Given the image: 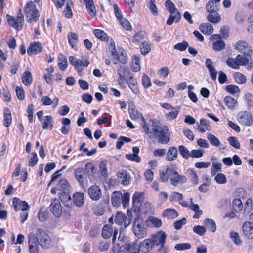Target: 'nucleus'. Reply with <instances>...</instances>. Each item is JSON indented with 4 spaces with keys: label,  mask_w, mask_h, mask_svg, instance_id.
Listing matches in <instances>:
<instances>
[{
    "label": "nucleus",
    "mask_w": 253,
    "mask_h": 253,
    "mask_svg": "<svg viewBox=\"0 0 253 253\" xmlns=\"http://www.w3.org/2000/svg\"><path fill=\"white\" fill-rule=\"evenodd\" d=\"M142 126L146 133H151V131H150V129H151L154 132V135L157 138L159 143L166 144L169 141L170 135L167 126H160L158 125L159 123L154 120L147 123L143 117H142Z\"/></svg>",
    "instance_id": "nucleus-1"
},
{
    "label": "nucleus",
    "mask_w": 253,
    "mask_h": 253,
    "mask_svg": "<svg viewBox=\"0 0 253 253\" xmlns=\"http://www.w3.org/2000/svg\"><path fill=\"white\" fill-rule=\"evenodd\" d=\"M160 177L163 182H167L169 179L170 183L174 186L183 184L187 180L185 176L178 173L176 171V166L173 164L168 167L165 171H160Z\"/></svg>",
    "instance_id": "nucleus-2"
},
{
    "label": "nucleus",
    "mask_w": 253,
    "mask_h": 253,
    "mask_svg": "<svg viewBox=\"0 0 253 253\" xmlns=\"http://www.w3.org/2000/svg\"><path fill=\"white\" fill-rule=\"evenodd\" d=\"M24 11L27 21L29 23L34 24L38 20L40 12L33 2L30 1L26 3Z\"/></svg>",
    "instance_id": "nucleus-3"
},
{
    "label": "nucleus",
    "mask_w": 253,
    "mask_h": 253,
    "mask_svg": "<svg viewBox=\"0 0 253 253\" xmlns=\"http://www.w3.org/2000/svg\"><path fill=\"white\" fill-rule=\"evenodd\" d=\"M133 231L136 236L138 238L145 237L147 233V229L142 219L137 218L133 223Z\"/></svg>",
    "instance_id": "nucleus-4"
},
{
    "label": "nucleus",
    "mask_w": 253,
    "mask_h": 253,
    "mask_svg": "<svg viewBox=\"0 0 253 253\" xmlns=\"http://www.w3.org/2000/svg\"><path fill=\"white\" fill-rule=\"evenodd\" d=\"M38 244L43 248H48L51 245V239L48 235L43 230L38 229L36 232Z\"/></svg>",
    "instance_id": "nucleus-5"
},
{
    "label": "nucleus",
    "mask_w": 253,
    "mask_h": 253,
    "mask_svg": "<svg viewBox=\"0 0 253 253\" xmlns=\"http://www.w3.org/2000/svg\"><path fill=\"white\" fill-rule=\"evenodd\" d=\"M7 18L8 24L16 30L20 31L22 29L24 19L22 13L19 14L16 17L7 15Z\"/></svg>",
    "instance_id": "nucleus-6"
},
{
    "label": "nucleus",
    "mask_w": 253,
    "mask_h": 253,
    "mask_svg": "<svg viewBox=\"0 0 253 253\" xmlns=\"http://www.w3.org/2000/svg\"><path fill=\"white\" fill-rule=\"evenodd\" d=\"M167 235L163 231H160L155 235H153L151 239L153 240L154 245H160L161 249L159 250L160 253H165L166 252V248L164 247L165 240Z\"/></svg>",
    "instance_id": "nucleus-7"
},
{
    "label": "nucleus",
    "mask_w": 253,
    "mask_h": 253,
    "mask_svg": "<svg viewBox=\"0 0 253 253\" xmlns=\"http://www.w3.org/2000/svg\"><path fill=\"white\" fill-rule=\"evenodd\" d=\"M238 122L243 126H250L253 122L252 114L247 111L239 112L237 115Z\"/></svg>",
    "instance_id": "nucleus-8"
},
{
    "label": "nucleus",
    "mask_w": 253,
    "mask_h": 253,
    "mask_svg": "<svg viewBox=\"0 0 253 253\" xmlns=\"http://www.w3.org/2000/svg\"><path fill=\"white\" fill-rule=\"evenodd\" d=\"M118 234V230L116 227H114V234L112 239V243L113 244V250L114 252H115L116 250H118V248L120 249V247L123 245L122 244L125 242L126 239V237L124 235L120 233L118 237V240L116 241Z\"/></svg>",
    "instance_id": "nucleus-9"
},
{
    "label": "nucleus",
    "mask_w": 253,
    "mask_h": 253,
    "mask_svg": "<svg viewBox=\"0 0 253 253\" xmlns=\"http://www.w3.org/2000/svg\"><path fill=\"white\" fill-rule=\"evenodd\" d=\"M138 245L135 242L126 243L120 247L118 253H138Z\"/></svg>",
    "instance_id": "nucleus-10"
},
{
    "label": "nucleus",
    "mask_w": 253,
    "mask_h": 253,
    "mask_svg": "<svg viewBox=\"0 0 253 253\" xmlns=\"http://www.w3.org/2000/svg\"><path fill=\"white\" fill-rule=\"evenodd\" d=\"M236 49L244 55L251 56L252 53L251 46L245 41H238L236 43Z\"/></svg>",
    "instance_id": "nucleus-11"
},
{
    "label": "nucleus",
    "mask_w": 253,
    "mask_h": 253,
    "mask_svg": "<svg viewBox=\"0 0 253 253\" xmlns=\"http://www.w3.org/2000/svg\"><path fill=\"white\" fill-rule=\"evenodd\" d=\"M50 206V211L56 217H59L62 212L60 200L57 198L52 199Z\"/></svg>",
    "instance_id": "nucleus-12"
},
{
    "label": "nucleus",
    "mask_w": 253,
    "mask_h": 253,
    "mask_svg": "<svg viewBox=\"0 0 253 253\" xmlns=\"http://www.w3.org/2000/svg\"><path fill=\"white\" fill-rule=\"evenodd\" d=\"M12 205L16 211L19 210L26 211L29 209L30 206L25 201H21L19 198L15 197L13 199Z\"/></svg>",
    "instance_id": "nucleus-13"
},
{
    "label": "nucleus",
    "mask_w": 253,
    "mask_h": 253,
    "mask_svg": "<svg viewBox=\"0 0 253 253\" xmlns=\"http://www.w3.org/2000/svg\"><path fill=\"white\" fill-rule=\"evenodd\" d=\"M29 249L30 253H38L39 248L38 247V241L33 233L29 234L28 236Z\"/></svg>",
    "instance_id": "nucleus-14"
},
{
    "label": "nucleus",
    "mask_w": 253,
    "mask_h": 253,
    "mask_svg": "<svg viewBox=\"0 0 253 253\" xmlns=\"http://www.w3.org/2000/svg\"><path fill=\"white\" fill-rule=\"evenodd\" d=\"M88 194L90 198L93 201L99 200L102 195L100 187L96 185H92L89 188Z\"/></svg>",
    "instance_id": "nucleus-15"
},
{
    "label": "nucleus",
    "mask_w": 253,
    "mask_h": 253,
    "mask_svg": "<svg viewBox=\"0 0 253 253\" xmlns=\"http://www.w3.org/2000/svg\"><path fill=\"white\" fill-rule=\"evenodd\" d=\"M154 246L153 241L151 238L146 239L138 245L139 252L141 251L143 253H147L152 249Z\"/></svg>",
    "instance_id": "nucleus-16"
},
{
    "label": "nucleus",
    "mask_w": 253,
    "mask_h": 253,
    "mask_svg": "<svg viewBox=\"0 0 253 253\" xmlns=\"http://www.w3.org/2000/svg\"><path fill=\"white\" fill-rule=\"evenodd\" d=\"M117 73L121 81H124L130 79L131 75L128 71V69L124 65H120L117 70Z\"/></svg>",
    "instance_id": "nucleus-17"
},
{
    "label": "nucleus",
    "mask_w": 253,
    "mask_h": 253,
    "mask_svg": "<svg viewBox=\"0 0 253 253\" xmlns=\"http://www.w3.org/2000/svg\"><path fill=\"white\" fill-rule=\"evenodd\" d=\"M127 56L126 52L121 50L118 51L113 58V62L114 64H117L118 61H120L123 64H125L127 62Z\"/></svg>",
    "instance_id": "nucleus-18"
},
{
    "label": "nucleus",
    "mask_w": 253,
    "mask_h": 253,
    "mask_svg": "<svg viewBox=\"0 0 253 253\" xmlns=\"http://www.w3.org/2000/svg\"><path fill=\"white\" fill-rule=\"evenodd\" d=\"M242 230L244 235L248 239H253V223L245 222L242 225Z\"/></svg>",
    "instance_id": "nucleus-19"
},
{
    "label": "nucleus",
    "mask_w": 253,
    "mask_h": 253,
    "mask_svg": "<svg viewBox=\"0 0 253 253\" xmlns=\"http://www.w3.org/2000/svg\"><path fill=\"white\" fill-rule=\"evenodd\" d=\"M42 50V44L37 42L31 43L29 47L27 50V53L29 55L32 54H37L40 53Z\"/></svg>",
    "instance_id": "nucleus-20"
},
{
    "label": "nucleus",
    "mask_w": 253,
    "mask_h": 253,
    "mask_svg": "<svg viewBox=\"0 0 253 253\" xmlns=\"http://www.w3.org/2000/svg\"><path fill=\"white\" fill-rule=\"evenodd\" d=\"M74 174L78 181L82 185L84 183L85 178V173L84 168L78 167L74 170Z\"/></svg>",
    "instance_id": "nucleus-21"
},
{
    "label": "nucleus",
    "mask_w": 253,
    "mask_h": 253,
    "mask_svg": "<svg viewBox=\"0 0 253 253\" xmlns=\"http://www.w3.org/2000/svg\"><path fill=\"white\" fill-rule=\"evenodd\" d=\"M117 177L121 181V183L124 185H128L131 179L130 174L126 170H120L117 174Z\"/></svg>",
    "instance_id": "nucleus-22"
},
{
    "label": "nucleus",
    "mask_w": 253,
    "mask_h": 253,
    "mask_svg": "<svg viewBox=\"0 0 253 253\" xmlns=\"http://www.w3.org/2000/svg\"><path fill=\"white\" fill-rule=\"evenodd\" d=\"M73 203L78 207L83 206L84 202V193L82 192H75L73 195Z\"/></svg>",
    "instance_id": "nucleus-23"
},
{
    "label": "nucleus",
    "mask_w": 253,
    "mask_h": 253,
    "mask_svg": "<svg viewBox=\"0 0 253 253\" xmlns=\"http://www.w3.org/2000/svg\"><path fill=\"white\" fill-rule=\"evenodd\" d=\"M122 193L121 191H116L113 192L111 195L112 204L114 207H119L121 203Z\"/></svg>",
    "instance_id": "nucleus-24"
},
{
    "label": "nucleus",
    "mask_w": 253,
    "mask_h": 253,
    "mask_svg": "<svg viewBox=\"0 0 253 253\" xmlns=\"http://www.w3.org/2000/svg\"><path fill=\"white\" fill-rule=\"evenodd\" d=\"M127 84L132 91L135 94L140 93V90L137 83L136 80L132 76H130V79L127 80Z\"/></svg>",
    "instance_id": "nucleus-25"
},
{
    "label": "nucleus",
    "mask_w": 253,
    "mask_h": 253,
    "mask_svg": "<svg viewBox=\"0 0 253 253\" xmlns=\"http://www.w3.org/2000/svg\"><path fill=\"white\" fill-rule=\"evenodd\" d=\"M178 156L177 149L174 146L170 147L166 154V159L168 161L175 160Z\"/></svg>",
    "instance_id": "nucleus-26"
},
{
    "label": "nucleus",
    "mask_w": 253,
    "mask_h": 253,
    "mask_svg": "<svg viewBox=\"0 0 253 253\" xmlns=\"http://www.w3.org/2000/svg\"><path fill=\"white\" fill-rule=\"evenodd\" d=\"M111 225H105L102 229V236L104 239L109 238L114 234L113 228Z\"/></svg>",
    "instance_id": "nucleus-27"
},
{
    "label": "nucleus",
    "mask_w": 253,
    "mask_h": 253,
    "mask_svg": "<svg viewBox=\"0 0 253 253\" xmlns=\"http://www.w3.org/2000/svg\"><path fill=\"white\" fill-rule=\"evenodd\" d=\"M110 247V242L106 240H102L98 243L96 246L97 250L100 252H107Z\"/></svg>",
    "instance_id": "nucleus-28"
},
{
    "label": "nucleus",
    "mask_w": 253,
    "mask_h": 253,
    "mask_svg": "<svg viewBox=\"0 0 253 253\" xmlns=\"http://www.w3.org/2000/svg\"><path fill=\"white\" fill-rule=\"evenodd\" d=\"M187 174L188 178L191 182L196 185L198 183L199 178L197 174L194 169L189 168L187 170Z\"/></svg>",
    "instance_id": "nucleus-29"
},
{
    "label": "nucleus",
    "mask_w": 253,
    "mask_h": 253,
    "mask_svg": "<svg viewBox=\"0 0 253 253\" xmlns=\"http://www.w3.org/2000/svg\"><path fill=\"white\" fill-rule=\"evenodd\" d=\"M86 4V8L90 16L95 17L96 15V8L92 0H84Z\"/></svg>",
    "instance_id": "nucleus-30"
},
{
    "label": "nucleus",
    "mask_w": 253,
    "mask_h": 253,
    "mask_svg": "<svg viewBox=\"0 0 253 253\" xmlns=\"http://www.w3.org/2000/svg\"><path fill=\"white\" fill-rule=\"evenodd\" d=\"M173 14H170V16L168 18L167 21V24L168 25H171L175 21L176 22H178L181 18V15L179 11L177 10H175L173 12Z\"/></svg>",
    "instance_id": "nucleus-31"
},
{
    "label": "nucleus",
    "mask_w": 253,
    "mask_h": 253,
    "mask_svg": "<svg viewBox=\"0 0 253 253\" xmlns=\"http://www.w3.org/2000/svg\"><path fill=\"white\" fill-rule=\"evenodd\" d=\"M200 31L204 34L210 35L213 32V27L210 23H205L201 24L199 28Z\"/></svg>",
    "instance_id": "nucleus-32"
},
{
    "label": "nucleus",
    "mask_w": 253,
    "mask_h": 253,
    "mask_svg": "<svg viewBox=\"0 0 253 253\" xmlns=\"http://www.w3.org/2000/svg\"><path fill=\"white\" fill-rule=\"evenodd\" d=\"M68 41L72 48H74L78 42V36L74 32H70L67 35Z\"/></svg>",
    "instance_id": "nucleus-33"
},
{
    "label": "nucleus",
    "mask_w": 253,
    "mask_h": 253,
    "mask_svg": "<svg viewBox=\"0 0 253 253\" xmlns=\"http://www.w3.org/2000/svg\"><path fill=\"white\" fill-rule=\"evenodd\" d=\"M207 18L211 23L217 24L221 20V17L217 12H208Z\"/></svg>",
    "instance_id": "nucleus-34"
},
{
    "label": "nucleus",
    "mask_w": 253,
    "mask_h": 253,
    "mask_svg": "<svg viewBox=\"0 0 253 253\" xmlns=\"http://www.w3.org/2000/svg\"><path fill=\"white\" fill-rule=\"evenodd\" d=\"M163 215L169 219H171L176 218L178 214L175 209L169 208L167 209L164 211Z\"/></svg>",
    "instance_id": "nucleus-35"
},
{
    "label": "nucleus",
    "mask_w": 253,
    "mask_h": 253,
    "mask_svg": "<svg viewBox=\"0 0 253 253\" xmlns=\"http://www.w3.org/2000/svg\"><path fill=\"white\" fill-rule=\"evenodd\" d=\"M219 5L213 0H210L206 4L205 8L207 12H217L219 9Z\"/></svg>",
    "instance_id": "nucleus-36"
},
{
    "label": "nucleus",
    "mask_w": 253,
    "mask_h": 253,
    "mask_svg": "<svg viewBox=\"0 0 253 253\" xmlns=\"http://www.w3.org/2000/svg\"><path fill=\"white\" fill-rule=\"evenodd\" d=\"M204 225L211 232H215L216 230V225L215 221L211 218H206L204 220Z\"/></svg>",
    "instance_id": "nucleus-37"
},
{
    "label": "nucleus",
    "mask_w": 253,
    "mask_h": 253,
    "mask_svg": "<svg viewBox=\"0 0 253 253\" xmlns=\"http://www.w3.org/2000/svg\"><path fill=\"white\" fill-rule=\"evenodd\" d=\"M192 200V199H191L190 207V209L195 212V214L193 215V218L196 219H199L200 216L202 214L203 211L202 210L199 209V205L193 203Z\"/></svg>",
    "instance_id": "nucleus-38"
},
{
    "label": "nucleus",
    "mask_w": 253,
    "mask_h": 253,
    "mask_svg": "<svg viewBox=\"0 0 253 253\" xmlns=\"http://www.w3.org/2000/svg\"><path fill=\"white\" fill-rule=\"evenodd\" d=\"M33 79L31 73L29 71H25L22 76V82L26 86H29L32 82Z\"/></svg>",
    "instance_id": "nucleus-39"
},
{
    "label": "nucleus",
    "mask_w": 253,
    "mask_h": 253,
    "mask_svg": "<svg viewBox=\"0 0 253 253\" xmlns=\"http://www.w3.org/2000/svg\"><path fill=\"white\" fill-rule=\"evenodd\" d=\"M224 103L229 109H233L237 104V101L231 96H226L224 98Z\"/></svg>",
    "instance_id": "nucleus-40"
},
{
    "label": "nucleus",
    "mask_w": 253,
    "mask_h": 253,
    "mask_svg": "<svg viewBox=\"0 0 253 253\" xmlns=\"http://www.w3.org/2000/svg\"><path fill=\"white\" fill-rule=\"evenodd\" d=\"M95 167L94 164L91 162H88L85 166V173L88 177L93 176L94 173Z\"/></svg>",
    "instance_id": "nucleus-41"
},
{
    "label": "nucleus",
    "mask_w": 253,
    "mask_h": 253,
    "mask_svg": "<svg viewBox=\"0 0 253 253\" xmlns=\"http://www.w3.org/2000/svg\"><path fill=\"white\" fill-rule=\"evenodd\" d=\"M52 117L51 116H46L45 120L42 124V128L44 129L49 128L51 129L53 127L52 123Z\"/></svg>",
    "instance_id": "nucleus-42"
},
{
    "label": "nucleus",
    "mask_w": 253,
    "mask_h": 253,
    "mask_svg": "<svg viewBox=\"0 0 253 253\" xmlns=\"http://www.w3.org/2000/svg\"><path fill=\"white\" fill-rule=\"evenodd\" d=\"M126 215L121 211H118L115 216V223L118 225H122L124 222Z\"/></svg>",
    "instance_id": "nucleus-43"
},
{
    "label": "nucleus",
    "mask_w": 253,
    "mask_h": 253,
    "mask_svg": "<svg viewBox=\"0 0 253 253\" xmlns=\"http://www.w3.org/2000/svg\"><path fill=\"white\" fill-rule=\"evenodd\" d=\"M222 164L220 162H214L211 167V174L214 176L218 171H221Z\"/></svg>",
    "instance_id": "nucleus-44"
},
{
    "label": "nucleus",
    "mask_w": 253,
    "mask_h": 253,
    "mask_svg": "<svg viewBox=\"0 0 253 253\" xmlns=\"http://www.w3.org/2000/svg\"><path fill=\"white\" fill-rule=\"evenodd\" d=\"M225 47V43L223 40H217L213 43V49L216 51H221L224 49Z\"/></svg>",
    "instance_id": "nucleus-45"
},
{
    "label": "nucleus",
    "mask_w": 253,
    "mask_h": 253,
    "mask_svg": "<svg viewBox=\"0 0 253 253\" xmlns=\"http://www.w3.org/2000/svg\"><path fill=\"white\" fill-rule=\"evenodd\" d=\"M59 198L62 202L65 205H68V202L71 201V197L69 194L67 192H66L65 191L60 193L59 194Z\"/></svg>",
    "instance_id": "nucleus-46"
},
{
    "label": "nucleus",
    "mask_w": 253,
    "mask_h": 253,
    "mask_svg": "<svg viewBox=\"0 0 253 253\" xmlns=\"http://www.w3.org/2000/svg\"><path fill=\"white\" fill-rule=\"evenodd\" d=\"M230 238L236 245H241L242 244V241L237 232H231L230 234Z\"/></svg>",
    "instance_id": "nucleus-47"
},
{
    "label": "nucleus",
    "mask_w": 253,
    "mask_h": 253,
    "mask_svg": "<svg viewBox=\"0 0 253 253\" xmlns=\"http://www.w3.org/2000/svg\"><path fill=\"white\" fill-rule=\"evenodd\" d=\"M234 210L236 212H239L243 208V204L240 199H235L232 202Z\"/></svg>",
    "instance_id": "nucleus-48"
},
{
    "label": "nucleus",
    "mask_w": 253,
    "mask_h": 253,
    "mask_svg": "<svg viewBox=\"0 0 253 253\" xmlns=\"http://www.w3.org/2000/svg\"><path fill=\"white\" fill-rule=\"evenodd\" d=\"M99 170L101 175L106 178L108 176V170L107 168V162L102 161L99 165Z\"/></svg>",
    "instance_id": "nucleus-49"
},
{
    "label": "nucleus",
    "mask_w": 253,
    "mask_h": 253,
    "mask_svg": "<svg viewBox=\"0 0 253 253\" xmlns=\"http://www.w3.org/2000/svg\"><path fill=\"white\" fill-rule=\"evenodd\" d=\"M93 32L95 36L101 41L108 40V37L106 33L103 31L99 29H95Z\"/></svg>",
    "instance_id": "nucleus-50"
},
{
    "label": "nucleus",
    "mask_w": 253,
    "mask_h": 253,
    "mask_svg": "<svg viewBox=\"0 0 253 253\" xmlns=\"http://www.w3.org/2000/svg\"><path fill=\"white\" fill-rule=\"evenodd\" d=\"M234 78L236 83L240 84H243L246 82V77L240 72L235 73Z\"/></svg>",
    "instance_id": "nucleus-51"
},
{
    "label": "nucleus",
    "mask_w": 253,
    "mask_h": 253,
    "mask_svg": "<svg viewBox=\"0 0 253 253\" xmlns=\"http://www.w3.org/2000/svg\"><path fill=\"white\" fill-rule=\"evenodd\" d=\"M179 152L180 155L185 159H188L190 157V152L183 145H180L178 147Z\"/></svg>",
    "instance_id": "nucleus-52"
},
{
    "label": "nucleus",
    "mask_w": 253,
    "mask_h": 253,
    "mask_svg": "<svg viewBox=\"0 0 253 253\" xmlns=\"http://www.w3.org/2000/svg\"><path fill=\"white\" fill-rule=\"evenodd\" d=\"M143 194L142 193L136 192L133 196L132 201L136 206H139L140 203L143 200Z\"/></svg>",
    "instance_id": "nucleus-53"
},
{
    "label": "nucleus",
    "mask_w": 253,
    "mask_h": 253,
    "mask_svg": "<svg viewBox=\"0 0 253 253\" xmlns=\"http://www.w3.org/2000/svg\"><path fill=\"white\" fill-rule=\"evenodd\" d=\"M147 222L151 223L154 227H160L162 225V221L161 219L155 217H149L147 220Z\"/></svg>",
    "instance_id": "nucleus-54"
},
{
    "label": "nucleus",
    "mask_w": 253,
    "mask_h": 253,
    "mask_svg": "<svg viewBox=\"0 0 253 253\" xmlns=\"http://www.w3.org/2000/svg\"><path fill=\"white\" fill-rule=\"evenodd\" d=\"M207 138L212 145L218 147L220 145L219 139L213 134H209Z\"/></svg>",
    "instance_id": "nucleus-55"
},
{
    "label": "nucleus",
    "mask_w": 253,
    "mask_h": 253,
    "mask_svg": "<svg viewBox=\"0 0 253 253\" xmlns=\"http://www.w3.org/2000/svg\"><path fill=\"white\" fill-rule=\"evenodd\" d=\"M141 52L143 55H145L151 50V45L150 42H144L140 47Z\"/></svg>",
    "instance_id": "nucleus-56"
},
{
    "label": "nucleus",
    "mask_w": 253,
    "mask_h": 253,
    "mask_svg": "<svg viewBox=\"0 0 253 253\" xmlns=\"http://www.w3.org/2000/svg\"><path fill=\"white\" fill-rule=\"evenodd\" d=\"M180 107L179 106H176L173 110V111L169 112L166 114V117L170 120H172L176 118L179 110Z\"/></svg>",
    "instance_id": "nucleus-57"
},
{
    "label": "nucleus",
    "mask_w": 253,
    "mask_h": 253,
    "mask_svg": "<svg viewBox=\"0 0 253 253\" xmlns=\"http://www.w3.org/2000/svg\"><path fill=\"white\" fill-rule=\"evenodd\" d=\"M165 6L170 14H173V12H175V10H177L174 4L170 0H168L166 1Z\"/></svg>",
    "instance_id": "nucleus-58"
},
{
    "label": "nucleus",
    "mask_w": 253,
    "mask_h": 253,
    "mask_svg": "<svg viewBox=\"0 0 253 253\" xmlns=\"http://www.w3.org/2000/svg\"><path fill=\"white\" fill-rule=\"evenodd\" d=\"M38 158L36 153L33 152L30 156L28 157V165L29 166L33 167L38 162Z\"/></svg>",
    "instance_id": "nucleus-59"
},
{
    "label": "nucleus",
    "mask_w": 253,
    "mask_h": 253,
    "mask_svg": "<svg viewBox=\"0 0 253 253\" xmlns=\"http://www.w3.org/2000/svg\"><path fill=\"white\" fill-rule=\"evenodd\" d=\"M239 66H245L249 63V59L248 57H246L241 55H238L236 56Z\"/></svg>",
    "instance_id": "nucleus-60"
},
{
    "label": "nucleus",
    "mask_w": 253,
    "mask_h": 253,
    "mask_svg": "<svg viewBox=\"0 0 253 253\" xmlns=\"http://www.w3.org/2000/svg\"><path fill=\"white\" fill-rule=\"evenodd\" d=\"M226 63L231 68L235 69H239V64L236 58L235 59L229 58L226 61Z\"/></svg>",
    "instance_id": "nucleus-61"
},
{
    "label": "nucleus",
    "mask_w": 253,
    "mask_h": 253,
    "mask_svg": "<svg viewBox=\"0 0 253 253\" xmlns=\"http://www.w3.org/2000/svg\"><path fill=\"white\" fill-rule=\"evenodd\" d=\"M188 45V43L186 41H183L182 42L175 44L174 48L180 51H184L187 49Z\"/></svg>",
    "instance_id": "nucleus-62"
},
{
    "label": "nucleus",
    "mask_w": 253,
    "mask_h": 253,
    "mask_svg": "<svg viewBox=\"0 0 253 253\" xmlns=\"http://www.w3.org/2000/svg\"><path fill=\"white\" fill-rule=\"evenodd\" d=\"M193 231L200 236H203L206 231V228L204 226L197 225L194 226Z\"/></svg>",
    "instance_id": "nucleus-63"
},
{
    "label": "nucleus",
    "mask_w": 253,
    "mask_h": 253,
    "mask_svg": "<svg viewBox=\"0 0 253 253\" xmlns=\"http://www.w3.org/2000/svg\"><path fill=\"white\" fill-rule=\"evenodd\" d=\"M225 89L227 92L232 94L239 93L240 91L238 86L232 84L226 86Z\"/></svg>",
    "instance_id": "nucleus-64"
}]
</instances>
